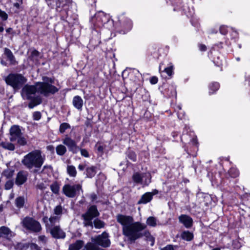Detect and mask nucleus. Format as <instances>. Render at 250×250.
I'll return each mask as SVG.
<instances>
[{
	"label": "nucleus",
	"mask_w": 250,
	"mask_h": 250,
	"mask_svg": "<svg viewBox=\"0 0 250 250\" xmlns=\"http://www.w3.org/2000/svg\"><path fill=\"white\" fill-rule=\"evenodd\" d=\"M82 217L84 220L83 224L85 227H91V228H93V222H92V218L85 216H82Z\"/></svg>",
	"instance_id": "29"
},
{
	"label": "nucleus",
	"mask_w": 250,
	"mask_h": 250,
	"mask_svg": "<svg viewBox=\"0 0 250 250\" xmlns=\"http://www.w3.org/2000/svg\"><path fill=\"white\" fill-rule=\"evenodd\" d=\"M39 239L43 243H46L47 241V237L44 235H41L39 237Z\"/></svg>",
	"instance_id": "44"
},
{
	"label": "nucleus",
	"mask_w": 250,
	"mask_h": 250,
	"mask_svg": "<svg viewBox=\"0 0 250 250\" xmlns=\"http://www.w3.org/2000/svg\"><path fill=\"white\" fill-rule=\"evenodd\" d=\"M51 191L55 194H58L59 191V186L57 182L53 183L50 186Z\"/></svg>",
	"instance_id": "30"
},
{
	"label": "nucleus",
	"mask_w": 250,
	"mask_h": 250,
	"mask_svg": "<svg viewBox=\"0 0 250 250\" xmlns=\"http://www.w3.org/2000/svg\"><path fill=\"white\" fill-rule=\"evenodd\" d=\"M52 167L50 165H45L43 166L42 170L41 171V173H49L52 172Z\"/></svg>",
	"instance_id": "33"
},
{
	"label": "nucleus",
	"mask_w": 250,
	"mask_h": 250,
	"mask_svg": "<svg viewBox=\"0 0 250 250\" xmlns=\"http://www.w3.org/2000/svg\"><path fill=\"white\" fill-rule=\"evenodd\" d=\"M219 88V84L218 83H212L210 85V89L213 90L214 91L218 90Z\"/></svg>",
	"instance_id": "37"
},
{
	"label": "nucleus",
	"mask_w": 250,
	"mask_h": 250,
	"mask_svg": "<svg viewBox=\"0 0 250 250\" xmlns=\"http://www.w3.org/2000/svg\"><path fill=\"white\" fill-rule=\"evenodd\" d=\"M200 50L201 51H205L206 50V46L204 44H200L199 45Z\"/></svg>",
	"instance_id": "50"
},
{
	"label": "nucleus",
	"mask_w": 250,
	"mask_h": 250,
	"mask_svg": "<svg viewBox=\"0 0 250 250\" xmlns=\"http://www.w3.org/2000/svg\"><path fill=\"white\" fill-rule=\"evenodd\" d=\"M132 179L136 183L148 185L151 182V175L148 172L144 173L135 172L132 175Z\"/></svg>",
	"instance_id": "8"
},
{
	"label": "nucleus",
	"mask_w": 250,
	"mask_h": 250,
	"mask_svg": "<svg viewBox=\"0 0 250 250\" xmlns=\"http://www.w3.org/2000/svg\"><path fill=\"white\" fill-rule=\"evenodd\" d=\"M154 194H152L151 192H146L143 195L140 199V200L138 202V204H146L148 202H149L152 199V196Z\"/></svg>",
	"instance_id": "17"
},
{
	"label": "nucleus",
	"mask_w": 250,
	"mask_h": 250,
	"mask_svg": "<svg viewBox=\"0 0 250 250\" xmlns=\"http://www.w3.org/2000/svg\"><path fill=\"white\" fill-rule=\"evenodd\" d=\"M3 205H0V212L2 211L3 210Z\"/></svg>",
	"instance_id": "55"
},
{
	"label": "nucleus",
	"mask_w": 250,
	"mask_h": 250,
	"mask_svg": "<svg viewBox=\"0 0 250 250\" xmlns=\"http://www.w3.org/2000/svg\"><path fill=\"white\" fill-rule=\"evenodd\" d=\"M93 225L95 228L101 229L104 227L105 224L103 221L98 219H96L93 221Z\"/></svg>",
	"instance_id": "28"
},
{
	"label": "nucleus",
	"mask_w": 250,
	"mask_h": 250,
	"mask_svg": "<svg viewBox=\"0 0 250 250\" xmlns=\"http://www.w3.org/2000/svg\"><path fill=\"white\" fill-rule=\"evenodd\" d=\"M67 172L68 174L72 177L76 176L77 172L76 167L72 165H68L67 167Z\"/></svg>",
	"instance_id": "23"
},
{
	"label": "nucleus",
	"mask_w": 250,
	"mask_h": 250,
	"mask_svg": "<svg viewBox=\"0 0 250 250\" xmlns=\"http://www.w3.org/2000/svg\"><path fill=\"white\" fill-rule=\"evenodd\" d=\"M85 167V165L80 164L78 166V168L80 170H83Z\"/></svg>",
	"instance_id": "51"
},
{
	"label": "nucleus",
	"mask_w": 250,
	"mask_h": 250,
	"mask_svg": "<svg viewBox=\"0 0 250 250\" xmlns=\"http://www.w3.org/2000/svg\"><path fill=\"white\" fill-rule=\"evenodd\" d=\"M99 215L100 213L96 206L93 205L88 208L87 211L84 214H83L82 216H85L93 219V218L99 216Z\"/></svg>",
	"instance_id": "13"
},
{
	"label": "nucleus",
	"mask_w": 250,
	"mask_h": 250,
	"mask_svg": "<svg viewBox=\"0 0 250 250\" xmlns=\"http://www.w3.org/2000/svg\"><path fill=\"white\" fill-rule=\"evenodd\" d=\"M37 188L41 190H44L46 187L44 183H41L37 184Z\"/></svg>",
	"instance_id": "43"
},
{
	"label": "nucleus",
	"mask_w": 250,
	"mask_h": 250,
	"mask_svg": "<svg viewBox=\"0 0 250 250\" xmlns=\"http://www.w3.org/2000/svg\"><path fill=\"white\" fill-rule=\"evenodd\" d=\"M4 55L10 62V64L15 65L17 63L14 55L9 49L7 48H4Z\"/></svg>",
	"instance_id": "16"
},
{
	"label": "nucleus",
	"mask_w": 250,
	"mask_h": 250,
	"mask_svg": "<svg viewBox=\"0 0 250 250\" xmlns=\"http://www.w3.org/2000/svg\"><path fill=\"white\" fill-rule=\"evenodd\" d=\"M42 80V82L36 83L35 85H25L21 90V95L22 98L31 101L28 104L30 108H33L42 102L40 96H35L37 92L44 96H48L58 91V88L52 85L54 81L52 79L43 77Z\"/></svg>",
	"instance_id": "1"
},
{
	"label": "nucleus",
	"mask_w": 250,
	"mask_h": 250,
	"mask_svg": "<svg viewBox=\"0 0 250 250\" xmlns=\"http://www.w3.org/2000/svg\"><path fill=\"white\" fill-rule=\"evenodd\" d=\"M150 82L151 84H154L157 83L158 79L156 77H152L150 79Z\"/></svg>",
	"instance_id": "45"
},
{
	"label": "nucleus",
	"mask_w": 250,
	"mask_h": 250,
	"mask_svg": "<svg viewBox=\"0 0 250 250\" xmlns=\"http://www.w3.org/2000/svg\"><path fill=\"white\" fill-rule=\"evenodd\" d=\"M80 190H82V186L80 184L73 185L69 184H65L63 186L62 189L63 193L69 198H74L75 197Z\"/></svg>",
	"instance_id": "7"
},
{
	"label": "nucleus",
	"mask_w": 250,
	"mask_h": 250,
	"mask_svg": "<svg viewBox=\"0 0 250 250\" xmlns=\"http://www.w3.org/2000/svg\"><path fill=\"white\" fill-rule=\"evenodd\" d=\"M0 146L3 148L10 151H13L15 148V146L13 144L8 142H2L0 143Z\"/></svg>",
	"instance_id": "21"
},
{
	"label": "nucleus",
	"mask_w": 250,
	"mask_h": 250,
	"mask_svg": "<svg viewBox=\"0 0 250 250\" xmlns=\"http://www.w3.org/2000/svg\"><path fill=\"white\" fill-rule=\"evenodd\" d=\"M14 174V170L9 169L5 170L3 172V175L7 178H9L12 177Z\"/></svg>",
	"instance_id": "32"
},
{
	"label": "nucleus",
	"mask_w": 250,
	"mask_h": 250,
	"mask_svg": "<svg viewBox=\"0 0 250 250\" xmlns=\"http://www.w3.org/2000/svg\"><path fill=\"white\" fill-rule=\"evenodd\" d=\"M60 219V216H52L49 219L46 216L43 218L47 229L56 226V224L59 223Z\"/></svg>",
	"instance_id": "11"
},
{
	"label": "nucleus",
	"mask_w": 250,
	"mask_h": 250,
	"mask_svg": "<svg viewBox=\"0 0 250 250\" xmlns=\"http://www.w3.org/2000/svg\"><path fill=\"white\" fill-rule=\"evenodd\" d=\"M31 250H41L39 247L35 244H32L30 245Z\"/></svg>",
	"instance_id": "47"
},
{
	"label": "nucleus",
	"mask_w": 250,
	"mask_h": 250,
	"mask_svg": "<svg viewBox=\"0 0 250 250\" xmlns=\"http://www.w3.org/2000/svg\"><path fill=\"white\" fill-rule=\"evenodd\" d=\"M14 6L15 7L17 8H19V7H20V4L19 3H18V2H16V3H15L14 4Z\"/></svg>",
	"instance_id": "52"
},
{
	"label": "nucleus",
	"mask_w": 250,
	"mask_h": 250,
	"mask_svg": "<svg viewBox=\"0 0 250 250\" xmlns=\"http://www.w3.org/2000/svg\"><path fill=\"white\" fill-rule=\"evenodd\" d=\"M229 175L232 177H236L238 176L239 172L235 168H230L229 170Z\"/></svg>",
	"instance_id": "35"
},
{
	"label": "nucleus",
	"mask_w": 250,
	"mask_h": 250,
	"mask_svg": "<svg viewBox=\"0 0 250 250\" xmlns=\"http://www.w3.org/2000/svg\"><path fill=\"white\" fill-rule=\"evenodd\" d=\"M33 117L34 120H39L41 117V114L39 111H36L33 113Z\"/></svg>",
	"instance_id": "38"
},
{
	"label": "nucleus",
	"mask_w": 250,
	"mask_h": 250,
	"mask_svg": "<svg viewBox=\"0 0 250 250\" xmlns=\"http://www.w3.org/2000/svg\"><path fill=\"white\" fill-rule=\"evenodd\" d=\"M220 31L221 34H226L227 33V31L226 30V28L224 26H221L220 28Z\"/></svg>",
	"instance_id": "48"
},
{
	"label": "nucleus",
	"mask_w": 250,
	"mask_h": 250,
	"mask_svg": "<svg viewBox=\"0 0 250 250\" xmlns=\"http://www.w3.org/2000/svg\"><path fill=\"white\" fill-rule=\"evenodd\" d=\"M14 183L12 180L7 181L5 184V189L6 190L10 189L13 186Z\"/></svg>",
	"instance_id": "36"
},
{
	"label": "nucleus",
	"mask_w": 250,
	"mask_h": 250,
	"mask_svg": "<svg viewBox=\"0 0 250 250\" xmlns=\"http://www.w3.org/2000/svg\"><path fill=\"white\" fill-rule=\"evenodd\" d=\"M39 58V52L36 50H33L31 55L29 57V59L32 61L33 62H36L38 61Z\"/></svg>",
	"instance_id": "26"
},
{
	"label": "nucleus",
	"mask_w": 250,
	"mask_h": 250,
	"mask_svg": "<svg viewBox=\"0 0 250 250\" xmlns=\"http://www.w3.org/2000/svg\"><path fill=\"white\" fill-rule=\"evenodd\" d=\"M84 242L79 240L69 246L68 250H80L83 246Z\"/></svg>",
	"instance_id": "19"
},
{
	"label": "nucleus",
	"mask_w": 250,
	"mask_h": 250,
	"mask_svg": "<svg viewBox=\"0 0 250 250\" xmlns=\"http://www.w3.org/2000/svg\"><path fill=\"white\" fill-rule=\"evenodd\" d=\"M28 173L25 171H20L17 175L15 180V183L18 186L23 184L27 180Z\"/></svg>",
	"instance_id": "12"
},
{
	"label": "nucleus",
	"mask_w": 250,
	"mask_h": 250,
	"mask_svg": "<svg viewBox=\"0 0 250 250\" xmlns=\"http://www.w3.org/2000/svg\"><path fill=\"white\" fill-rule=\"evenodd\" d=\"M212 250H220V249L218 248H216V249H213Z\"/></svg>",
	"instance_id": "57"
},
{
	"label": "nucleus",
	"mask_w": 250,
	"mask_h": 250,
	"mask_svg": "<svg viewBox=\"0 0 250 250\" xmlns=\"http://www.w3.org/2000/svg\"><path fill=\"white\" fill-rule=\"evenodd\" d=\"M117 220L123 226L124 235L127 237L130 240L135 241L144 235L147 240L151 242V246L154 245V238L148 231H145L143 233L141 232L146 228V224L139 222H134L132 217L122 214L117 215Z\"/></svg>",
	"instance_id": "2"
},
{
	"label": "nucleus",
	"mask_w": 250,
	"mask_h": 250,
	"mask_svg": "<svg viewBox=\"0 0 250 250\" xmlns=\"http://www.w3.org/2000/svg\"><path fill=\"white\" fill-rule=\"evenodd\" d=\"M62 143L66 145L70 151L73 153H76L79 150V147L77 146L76 142L70 137L66 136L63 139Z\"/></svg>",
	"instance_id": "9"
},
{
	"label": "nucleus",
	"mask_w": 250,
	"mask_h": 250,
	"mask_svg": "<svg viewBox=\"0 0 250 250\" xmlns=\"http://www.w3.org/2000/svg\"><path fill=\"white\" fill-rule=\"evenodd\" d=\"M73 105L78 110H81L83 105V100L79 96H76L73 99Z\"/></svg>",
	"instance_id": "18"
},
{
	"label": "nucleus",
	"mask_w": 250,
	"mask_h": 250,
	"mask_svg": "<svg viewBox=\"0 0 250 250\" xmlns=\"http://www.w3.org/2000/svg\"><path fill=\"white\" fill-rule=\"evenodd\" d=\"M56 150L57 154L60 156L63 155L67 150L66 147L62 145H58L56 147Z\"/></svg>",
	"instance_id": "24"
},
{
	"label": "nucleus",
	"mask_w": 250,
	"mask_h": 250,
	"mask_svg": "<svg viewBox=\"0 0 250 250\" xmlns=\"http://www.w3.org/2000/svg\"><path fill=\"white\" fill-rule=\"evenodd\" d=\"M164 71L168 76H171L173 72V66H170L169 67H167L165 69Z\"/></svg>",
	"instance_id": "42"
},
{
	"label": "nucleus",
	"mask_w": 250,
	"mask_h": 250,
	"mask_svg": "<svg viewBox=\"0 0 250 250\" xmlns=\"http://www.w3.org/2000/svg\"><path fill=\"white\" fill-rule=\"evenodd\" d=\"M179 220L187 228H190L192 226L193 220L189 216L182 214L179 217Z\"/></svg>",
	"instance_id": "14"
},
{
	"label": "nucleus",
	"mask_w": 250,
	"mask_h": 250,
	"mask_svg": "<svg viewBox=\"0 0 250 250\" xmlns=\"http://www.w3.org/2000/svg\"><path fill=\"white\" fill-rule=\"evenodd\" d=\"M80 150L81 155L86 158L89 157L88 152L85 149H79Z\"/></svg>",
	"instance_id": "39"
},
{
	"label": "nucleus",
	"mask_w": 250,
	"mask_h": 250,
	"mask_svg": "<svg viewBox=\"0 0 250 250\" xmlns=\"http://www.w3.org/2000/svg\"><path fill=\"white\" fill-rule=\"evenodd\" d=\"M70 127V125L66 123H63L60 125V131L61 133H63L65 132V130L69 128Z\"/></svg>",
	"instance_id": "31"
},
{
	"label": "nucleus",
	"mask_w": 250,
	"mask_h": 250,
	"mask_svg": "<svg viewBox=\"0 0 250 250\" xmlns=\"http://www.w3.org/2000/svg\"><path fill=\"white\" fill-rule=\"evenodd\" d=\"M25 203V199L24 197L20 196L15 200L16 207L18 208H21L23 207Z\"/></svg>",
	"instance_id": "25"
},
{
	"label": "nucleus",
	"mask_w": 250,
	"mask_h": 250,
	"mask_svg": "<svg viewBox=\"0 0 250 250\" xmlns=\"http://www.w3.org/2000/svg\"><path fill=\"white\" fill-rule=\"evenodd\" d=\"M14 236L13 232L7 227L2 226L0 228V237H4L10 239Z\"/></svg>",
	"instance_id": "15"
},
{
	"label": "nucleus",
	"mask_w": 250,
	"mask_h": 250,
	"mask_svg": "<svg viewBox=\"0 0 250 250\" xmlns=\"http://www.w3.org/2000/svg\"><path fill=\"white\" fill-rule=\"evenodd\" d=\"M12 31V29L11 28H8L6 30V31L7 33H10L11 31Z\"/></svg>",
	"instance_id": "54"
},
{
	"label": "nucleus",
	"mask_w": 250,
	"mask_h": 250,
	"mask_svg": "<svg viewBox=\"0 0 250 250\" xmlns=\"http://www.w3.org/2000/svg\"><path fill=\"white\" fill-rule=\"evenodd\" d=\"M3 30V28L2 27H0V32H2Z\"/></svg>",
	"instance_id": "56"
},
{
	"label": "nucleus",
	"mask_w": 250,
	"mask_h": 250,
	"mask_svg": "<svg viewBox=\"0 0 250 250\" xmlns=\"http://www.w3.org/2000/svg\"><path fill=\"white\" fill-rule=\"evenodd\" d=\"M4 80L15 91L20 89L27 82V79L23 75L18 73H10Z\"/></svg>",
	"instance_id": "4"
},
{
	"label": "nucleus",
	"mask_w": 250,
	"mask_h": 250,
	"mask_svg": "<svg viewBox=\"0 0 250 250\" xmlns=\"http://www.w3.org/2000/svg\"><path fill=\"white\" fill-rule=\"evenodd\" d=\"M45 160V156L42 155L40 150H34L25 155L21 160L22 164L28 169L35 168L34 172L41 167Z\"/></svg>",
	"instance_id": "3"
},
{
	"label": "nucleus",
	"mask_w": 250,
	"mask_h": 250,
	"mask_svg": "<svg viewBox=\"0 0 250 250\" xmlns=\"http://www.w3.org/2000/svg\"><path fill=\"white\" fill-rule=\"evenodd\" d=\"M47 230H49L50 234L54 238L62 239L65 237V232L61 229L59 225L52 227Z\"/></svg>",
	"instance_id": "10"
},
{
	"label": "nucleus",
	"mask_w": 250,
	"mask_h": 250,
	"mask_svg": "<svg viewBox=\"0 0 250 250\" xmlns=\"http://www.w3.org/2000/svg\"><path fill=\"white\" fill-rule=\"evenodd\" d=\"M90 198L92 201H94L97 199V195L95 193H92L90 196Z\"/></svg>",
	"instance_id": "49"
},
{
	"label": "nucleus",
	"mask_w": 250,
	"mask_h": 250,
	"mask_svg": "<svg viewBox=\"0 0 250 250\" xmlns=\"http://www.w3.org/2000/svg\"><path fill=\"white\" fill-rule=\"evenodd\" d=\"M22 224L23 227L34 232H39L42 229L40 223L30 217H25L22 221Z\"/></svg>",
	"instance_id": "6"
},
{
	"label": "nucleus",
	"mask_w": 250,
	"mask_h": 250,
	"mask_svg": "<svg viewBox=\"0 0 250 250\" xmlns=\"http://www.w3.org/2000/svg\"><path fill=\"white\" fill-rule=\"evenodd\" d=\"M161 250H174V248L172 245H168L164 248L161 249Z\"/></svg>",
	"instance_id": "46"
},
{
	"label": "nucleus",
	"mask_w": 250,
	"mask_h": 250,
	"mask_svg": "<svg viewBox=\"0 0 250 250\" xmlns=\"http://www.w3.org/2000/svg\"><path fill=\"white\" fill-rule=\"evenodd\" d=\"M128 157L133 161H135L136 160V154L133 152H129L128 153Z\"/></svg>",
	"instance_id": "41"
},
{
	"label": "nucleus",
	"mask_w": 250,
	"mask_h": 250,
	"mask_svg": "<svg viewBox=\"0 0 250 250\" xmlns=\"http://www.w3.org/2000/svg\"><path fill=\"white\" fill-rule=\"evenodd\" d=\"M97 173V167L95 166L87 167L85 170V174L87 178L93 177Z\"/></svg>",
	"instance_id": "20"
},
{
	"label": "nucleus",
	"mask_w": 250,
	"mask_h": 250,
	"mask_svg": "<svg viewBox=\"0 0 250 250\" xmlns=\"http://www.w3.org/2000/svg\"><path fill=\"white\" fill-rule=\"evenodd\" d=\"M157 219L156 218L150 216L147 219L146 223L149 226L155 227L157 225Z\"/></svg>",
	"instance_id": "27"
},
{
	"label": "nucleus",
	"mask_w": 250,
	"mask_h": 250,
	"mask_svg": "<svg viewBox=\"0 0 250 250\" xmlns=\"http://www.w3.org/2000/svg\"><path fill=\"white\" fill-rule=\"evenodd\" d=\"M10 140L11 142L17 141L20 146H24L27 145V141L21 129L18 125H13L10 129Z\"/></svg>",
	"instance_id": "5"
},
{
	"label": "nucleus",
	"mask_w": 250,
	"mask_h": 250,
	"mask_svg": "<svg viewBox=\"0 0 250 250\" xmlns=\"http://www.w3.org/2000/svg\"><path fill=\"white\" fill-rule=\"evenodd\" d=\"M98 150L99 151H102L103 150V147L102 146H99L98 147Z\"/></svg>",
	"instance_id": "53"
},
{
	"label": "nucleus",
	"mask_w": 250,
	"mask_h": 250,
	"mask_svg": "<svg viewBox=\"0 0 250 250\" xmlns=\"http://www.w3.org/2000/svg\"><path fill=\"white\" fill-rule=\"evenodd\" d=\"M181 237L183 240L190 241L193 239V235L189 231H184L181 233Z\"/></svg>",
	"instance_id": "22"
},
{
	"label": "nucleus",
	"mask_w": 250,
	"mask_h": 250,
	"mask_svg": "<svg viewBox=\"0 0 250 250\" xmlns=\"http://www.w3.org/2000/svg\"><path fill=\"white\" fill-rule=\"evenodd\" d=\"M0 17L3 21L6 20L8 18L7 14L4 11H2L0 9Z\"/></svg>",
	"instance_id": "40"
},
{
	"label": "nucleus",
	"mask_w": 250,
	"mask_h": 250,
	"mask_svg": "<svg viewBox=\"0 0 250 250\" xmlns=\"http://www.w3.org/2000/svg\"><path fill=\"white\" fill-rule=\"evenodd\" d=\"M62 207L61 206H57L56 207V208H54V214L56 215V216H60L62 213Z\"/></svg>",
	"instance_id": "34"
}]
</instances>
